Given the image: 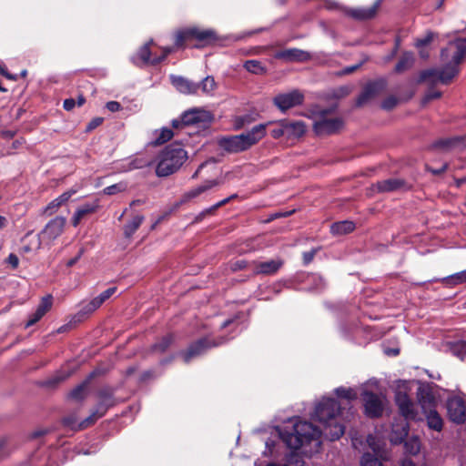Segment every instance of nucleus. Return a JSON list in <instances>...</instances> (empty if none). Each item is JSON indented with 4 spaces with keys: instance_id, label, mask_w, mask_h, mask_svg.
<instances>
[{
    "instance_id": "obj_14",
    "label": "nucleus",
    "mask_w": 466,
    "mask_h": 466,
    "mask_svg": "<svg viewBox=\"0 0 466 466\" xmlns=\"http://www.w3.org/2000/svg\"><path fill=\"white\" fill-rule=\"evenodd\" d=\"M373 187L380 193L394 192V191H407L411 188L406 180L402 178L390 177L385 180L378 181L373 184Z\"/></svg>"
},
{
    "instance_id": "obj_44",
    "label": "nucleus",
    "mask_w": 466,
    "mask_h": 466,
    "mask_svg": "<svg viewBox=\"0 0 466 466\" xmlns=\"http://www.w3.org/2000/svg\"><path fill=\"white\" fill-rule=\"evenodd\" d=\"M127 188V184L124 181L113 184L103 189L104 194L112 196L120 192H124Z\"/></svg>"
},
{
    "instance_id": "obj_50",
    "label": "nucleus",
    "mask_w": 466,
    "mask_h": 466,
    "mask_svg": "<svg viewBox=\"0 0 466 466\" xmlns=\"http://www.w3.org/2000/svg\"><path fill=\"white\" fill-rule=\"evenodd\" d=\"M399 103L395 96H389L381 102V108L387 111L392 110Z\"/></svg>"
},
{
    "instance_id": "obj_10",
    "label": "nucleus",
    "mask_w": 466,
    "mask_h": 466,
    "mask_svg": "<svg viewBox=\"0 0 466 466\" xmlns=\"http://www.w3.org/2000/svg\"><path fill=\"white\" fill-rule=\"evenodd\" d=\"M364 414L370 419L380 418L383 414L384 404L381 398L370 390H364L361 394Z\"/></svg>"
},
{
    "instance_id": "obj_51",
    "label": "nucleus",
    "mask_w": 466,
    "mask_h": 466,
    "mask_svg": "<svg viewBox=\"0 0 466 466\" xmlns=\"http://www.w3.org/2000/svg\"><path fill=\"white\" fill-rule=\"evenodd\" d=\"M270 135L275 139L286 137V130L284 128L283 119L279 120L277 123V127L270 131Z\"/></svg>"
},
{
    "instance_id": "obj_5",
    "label": "nucleus",
    "mask_w": 466,
    "mask_h": 466,
    "mask_svg": "<svg viewBox=\"0 0 466 466\" xmlns=\"http://www.w3.org/2000/svg\"><path fill=\"white\" fill-rule=\"evenodd\" d=\"M320 431L308 421H298L290 430L279 431L281 441L291 450H299L304 444L319 439Z\"/></svg>"
},
{
    "instance_id": "obj_26",
    "label": "nucleus",
    "mask_w": 466,
    "mask_h": 466,
    "mask_svg": "<svg viewBox=\"0 0 466 466\" xmlns=\"http://www.w3.org/2000/svg\"><path fill=\"white\" fill-rule=\"evenodd\" d=\"M99 208V200L96 199L91 203H85L81 205L75 212L71 223L73 227H77L81 220L87 215L96 213Z\"/></svg>"
},
{
    "instance_id": "obj_53",
    "label": "nucleus",
    "mask_w": 466,
    "mask_h": 466,
    "mask_svg": "<svg viewBox=\"0 0 466 466\" xmlns=\"http://www.w3.org/2000/svg\"><path fill=\"white\" fill-rule=\"evenodd\" d=\"M433 33L429 32L425 36L418 38L415 43L416 47L420 48L428 46L433 40Z\"/></svg>"
},
{
    "instance_id": "obj_35",
    "label": "nucleus",
    "mask_w": 466,
    "mask_h": 466,
    "mask_svg": "<svg viewBox=\"0 0 466 466\" xmlns=\"http://www.w3.org/2000/svg\"><path fill=\"white\" fill-rule=\"evenodd\" d=\"M106 413V411L101 410L99 408L95 406L91 410L90 415L88 417H86L84 420H82L81 422L78 423V429L85 430V429L94 425L96 422V420L98 419L102 418L103 416H105Z\"/></svg>"
},
{
    "instance_id": "obj_32",
    "label": "nucleus",
    "mask_w": 466,
    "mask_h": 466,
    "mask_svg": "<svg viewBox=\"0 0 466 466\" xmlns=\"http://www.w3.org/2000/svg\"><path fill=\"white\" fill-rule=\"evenodd\" d=\"M414 61L415 58L411 52H404L400 56L399 61L394 67V72L400 74L410 69L414 64Z\"/></svg>"
},
{
    "instance_id": "obj_11",
    "label": "nucleus",
    "mask_w": 466,
    "mask_h": 466,
    "mask_svg": "<svg viewBox=\"0 0 466 466\" xmlns=\"http://www.w3.org/2000/svg\"><path fill=\"white\" fill-rule=\"evenodd\" d=\"M304 102V95L298 89H294L289 93L279 94L274 99V105L281 111L287 110L302 105Z\"/></svg>"
},
{
    "instance_id": "obj_62",
    "label": "nucleus",
    "mask_w": 466,
    "mask_h": 466,
    "mask_svg": "<svg viewBox=\"0 0 466 466\" xmlns=\"http://www.w3.org/2000/svg\"><path fill=\"white\" fill-rule=\"evenodd\" d=\"M76 193V189H69L66 192H64L63 194H61L59 197H57L56 198L59 200V202L63 205L65 203H66L70 198Z\"/></svg>"
},
{
    "instance_id": "obj_52",
    "label": "nucleus",
    "mask_w": 466,
    "mask_h": 466,
    "mask_svg": "<svg viewBox=\"0 0 466 466\" xmlns=\"http://www.w3.org/2000/svg\"><path fill=\"white\" fill-rule=\"evenodd\" d=\"M62 204L59 202L57 198H55L52 200L44 209V213L51 216L53 215L60 207Z\"/></svg>"
},
{
    "instance_id": "obj_55",
    "label": "nucleus",
    "mask_w": 466,
    "mask_h": 466,
    "mask_svg": "<svg viewBox=\"0 0 466 466\" xmlns=\"http://www.w3.org/2000/svg\"><path fill=\"white\" fill-rule=\"evenodd\" d=\"M441 95L442 94H441V91L435 90L433 87H431L427 91V93H426V95H425V96L423 98V102L427 103V102H429L431 100L440 98L441 96Z\"/></svg>"
},
{
    "instance_id": "obj_29",
    "label": "nucleus",
    "mask_w": 466,
    "mask_h": 466,
    "mask_svg": "<svg viewBox=\"0 0 466 466\" xmlns=\"http://www.w3.org/2000/svg\"><path fill=\"white\" fill-rule=\"evenodd\" d=\"M423 414L426 417L427 425L430 429L436 431H442L443 420L436 409L423 411Z\"/></svg>"
},
{
    "instance_id": "obj_4",
    "label": "nucleus",
    "mask_w": 466,
    "mask_h": 466,
    "mask_svg": "<svg viewBox=\"0 0 466 466\" xmlns=\"http://www.w3.org/2000/svg\"><path fill=\"white\" fill-rule=\"evenodd\" d=\"M187 159V153L183 146L174 142L167 146L158 155L156 175L159 177L176 173Z\"/></svg>"
},
{
    "instance_id": "obj_39",
    "label": "nucleus",
    "mask_w": 466,
    "mask_h": 466,
    "mask_svg": "<svg viewBox=\"0 0 466 466\" xmlns=\"http://www.w3.org/2000/svg\"><path fill=\"white\" fill-rule=\"evenodd\" d=\"M116 291V287H111L103 291L100 295L92 299V307L100 308L101 305L107 300Z\"/></svg>"
},
{
    "instance_id": "obj_24",
    "label": "nucleus",
    "mask_w": 466,
    "mask_h": 466,
    "mask_svg": "<svg viewBox=\"0 0 466 466\" xmlns=\"http://www.w3.org/2000/svg\"><path fill=\"white\" fill-rule=\"evenodd\" d=\"M284 265L282 258L255 263V275H275Z\"/></svg>"
},
{
    "instance_id": "obj_42",
    "label": "nucleus",
    "mask_w": 466,
    "mask_h": 466,
    "mask_svg": "<svg viewBox=\"0 0 466 466\" xmlns=\"http://www.w3.org/2000/svg\"><path fill=\"white\" fill-rule=\"evenodd\" d=\"M335 393L339 398L348 400H354L357 399V392L351 388L339 387L335 390Z\"/></svg>"
},
{
    "instance_id": "obj_58",
    "label": "nucleus",
    "mask_w": 466,
    "mask_h": 466,
    "mask_svg": "<svg viewBox=\"0 0 466 466\" xmlns=\"http://www.w3.org/2000/svg\"><path fill=\"white\" fill-rule=\"evenodd\" d=\"M44 316L40 313V311L35 309V311L32 315L29 316V319H28L27 322L25 323V328H28V327H31V326L35 325Z\"/></svg>"
},
{
    "instance_id": "obj_43",
    "label": "nucleus",
    "mask_w": 466,
    "mask_h": 466,
    "mask_svg": "<svg viewBox=\"0 0 466 466\" xmlns=\"http://www.w3.org/2000/svg\"><path fill=\"white\" fill-rule=\"evenodd\" d=\"M244 68L252 73V74H262L265 71V68L261 65V63L258 60H248L244 64Z\"/></svg>"
},
{
    "instance_id": "obj_41",
    "label": "nucleus",
    "mask_w": 466,
    "mask_h": 466,
    "mask_svg": "<svg viewBox=\"0 0 466 466\" xmlns=\"http://www.w3.org/2000/svg\"><path fill=\"white\" fill-rule=\"evenodd\" d=\"M451 350L453 355L457 356L461 360H464L466 357V341L459 340L451 345Z\"/></svg>"
},
{
    "instance_id": "obj_33",
    "label": "nucleus",
    "mask_w": 466,
    "mask_h": 466,
    "mask_svg": "<svg viewBox=\"0 0 466 466\" xmlns=\"http://www.w3.org/2000/svg\"><path fill=\"white\" fill-rule=\"evenodd\" d=\"M326 434L329 436L331 441L339 440L345 432V427L337 422L336 419L329 423H323Z\"/></svg>"
},
{
    "instance_id": "obj_12",
    "label": "nucleus",
    "mask_w": 466,
    "mask_h": 466,
    "mask_svg": "<svg viewBox=\"0 0 466 466\" xmlns=\"http://www.w3.org/2000/svg\"><path fill=\"white\" fill-rule=\"evenodd\" d=\"M447 413L449 420L455 424H463L466 420V404L459 397L450 398L447 400Z\"/></svg>"
},
{
    "instance_id": "obj_21",
    "label": "nucleus",
    "mask_w": 466,
    "mask_h": 466,
    "mask_svg": "<svg viewBox=\"0 0 466 466\" xmlns=\"http://www.w3.org/2000/svg\"><path fill=\"white\" fill-rule=\"evenodd\" d=\"M218 184L219 182L216 179L205 181L202 185L183 194L180 200L175 204V208H179L181 205L188 202L192 198L198 197L202 193L211 189L212 187L218 186Z\"/></svg>"
},
{
    "instance_id": "obj_20",
    "label": "nucleus",
    "mask_w": 466,
    "mask_h": 466,
    "mask_svg": "<svg viewBox=\"0 0 466 466\" xmlns=\"http://www.w3.org/2000/svg\"><path fill=\"white\" fill-rule=\"evenodd\" d=\"M182 122H184L185 126H192L200 123H206L210 120V115L208 111L199 109V108H192L185 111L182 115Z\"/></svg>"
},
{
    "instance_id": "obj_25",
    "label": "nucleus",
    "mask_w": 466,
    "mask_h": 466,
    "mask_svg": "<svg viewBox=\"0 0 466 466\" xmlns=\"http://www.w3.org/2000/svg\"><path fill=\"white\" fill-rule=\"evenodd\" d=\"M466 141V136H456L451 137L440 138L434 141L431 147L441 151H450L455 147H461Z\"/></svg>"
},
{
    "instance_id": "obj_38",
    "label": "nucleus",
    "mask_w": 466,
    "mask_h": 466,
    "mask_svg": "<svg viewBox=\"0 0 466 466\" xmlns=\"http://www.w3.org/2000/svg\"><path fill=\"white\" fill-rule=\"evenodd\" d=\"M441 281L447 286H457L466 283V269L445 277L441 279Z\"/></svg>"
},
{
    "instance_id": "obj_13",
    "label": "nucleus",
    "mask_w": 466,
    "mask_h": 466,
    "mask_svg": "<svg viewBox=\"0 0 466 466\" xmlns=\"http://www.w3.org/2000/svg\"><path fill=\"white\" fill-rule=\"evenodd\" d=\"M395 403L400 414L406 420H413L416 419L417 411L414 403L406 392L397 391L395 394Z\"/></svg>"
},
{
    "instance_id": "obj_17",
    "label": "nucleus",
    "mask_w": 466,
    "mask_h": 466,
    "mask_svg": "<svg viewBox=\"0 0 466 466\" xmlns=\"http://www.w3.org/2000/svg\"><path fill=\"white\" fill-rule=\"evenodd\" d=\"M417 399L422 412L437 408V399L429 385H420L417 390Z\"/></svg>"
},
{
    "instance_id": "obj_64",
    "label": "nucleus",
    "mask_w": 466,
    "mask_h": 466,
    "mask_svg": "<svg viewBox=\"0 0 466 466\" xmlns=\"http://www.w3.org/2000/svg\"><path fill=\"white\" fill-rule=\"evenodd\" d=\"M106 107L107 108V110H109L110 112H118L122 106H121V104L117 101H109L106 104Z\"/></svg>"
},
{
    "instance_id": "obj_57",
    "label": "nucleus",
    "mask_w": 466,
    "mask_h": 466,
    "mask_svg": "<svg viewBox=\"0 0 466 466\" xmlns=\"http://www.w3.org/2000/svg\"><path fill=\"white\" fill-rule=\"evenodd\" d=\"M405 446L407 450L414 455L420 451V441L418 439H414L410 442H406Z\"/></svg>"
},
{
    "instance_id": "obj_6",
    "label": "nucleus",
    "mask_w": 466,
    "mask_h": 466,
    "mask_svg": "<svg viewBox=\"0 0 466 466\" xmlns=\"http://www.w3.org/2000/svg\"><path fill=\"white\" fill-rule=\"evenodd\" d=\"M225 342L224 338L211 339L203 337L190 343L187 350H182L179 355L185 363H189L193 359L205 354L208 350L218 347Z\"/></svg>"
},
{
    "instance_id": "obj_36",
    "label": "nucleus",
    "mask_w": 466,
    "mask_h": 466,
    "mask_svg": "<svg viewBox=\"0 0 466 466\" xmlns=\"http://www.w3.org/2000/svg\"><path fill=\"white\" fill-rule=\"evenodd\" d=\"M106 413V411L101 410L99 408L95 406L91 410L90 415L88 417H86L84 420H82L81 422L78 423V429L85 430V429L94 425L96 422V420L98 419L102 418L103 416H105Z\"/></svg>"
},
{
    "instance_id": "obj_8",
    "label": "nucleus",
    "mask_w": 466,
    "mask_h": 466,
    "mask_svg": "<svg viewBox=\"0 0 466 466\" xmlns=\"http://www.w3.org/2000/svg\"><path fill=\"white\" fill-rule=\"evenodd\" d=\"M341 407L334 398L323 399L315 409V417L320 423L333 421L340 414Z\"/></svg>"
},
{
    "instance_id": "obj_46",
    "label": "nucleus",
    "mask_w": 466,
    "mask_h": 466,
    "mask_svg": "<svg viewBox=\"0 0 466 466\" xmlns=\"http://www.w3.org/2000/svg\"><path fill=\"white\" fill-rule=\"evenodd\" d=\"M53 305V297L52 295L48 294L42 298L39 305L37 306L36 309L40 311V313L45 316L46 312L50 310Z\"/></svg>"
},
{
    "instance_id": "obj_31",
    "label": "nucleus",
    "mask_w": 466,
    "mask_h": 466,
    "mask_svg": "<svg viewBox=\"0 0 466 466\" xmlns=\"http://www.w3.org/2000/svg\"><path fill=\"white\" fill-rule=\"evenodd\" d=\"M356 226L353 221L342 220L330 225V233L332 235L341 236L353 232Z\"/></svg>"
},
{
    "instance_id": "obj_56",
    "label": "nucleus",
    "mask_w": 466,
    "mask_h": 466,
    "mask_svg": "<svg viewBox=\"0 0 466 466\" xmlns=\"http://www.w3.org/2000/svg\"><path fill=\"white\" fill-rule=\"evenodd\" d=\"M226 201H218V203L214 204L213 206L202 210L203 214L207 217L214 216L217 212V210L225 206Z\"/></svg>"
},
{
    "instance_id": "obj_47",
    "label": "nucleus",
    "mask_w": 466,
    "mask_h": 466,
    "mask_svg": "<svg viewBox=\"0 0 466 466\" xmlns=\"http://www.w3.org/2000/svg\"><path fill=\"white\" fill-rule=\"evenodd\" d=\"M61 423L65 428H68L72 431H82V429H78L77 418L75 414H70L62 418Z\"/></svg>"
},
{
    "instance_id": "obj_16",
    "label": "nucleus",
    "mask_w": 466,
    "mask_h": 466,
    "mask_svg": "<svg viewBox=\"0 0 466 466\" xmlns=\"http://www.w3.org/2000/svg\"><path fill=\"white\" fill-rule=\"evenodd\" d=\"M116 389L111 386H104L96 391L97 403L96 406L101 410H107L116 406V400L115 397Z\"/></svg>"
},
{
    "instance_id": "obj_9",
    "label": "nucleus",
    "mask_w": 466,
    "mask_h": 466,
    "mask_svg": "<svg viewBox=\"0 0 466 466\" xmlns=\"http://www.w3.org/2000/svg\"><path fill=\"white\" fill-rule=\"evenodd\" d=\"M388 81L384 77L370 80L363 86L356 99L355 106L360 107L386 90Z\"/></svg>"
},
{
    "instance_id": "obj_54",
    "label": "nucleus",
    "mask_w": 466,
    "mask_h": 466,
    "mask_svg": "<svg viewBox=\"0 0 466 466\" xmlns=\"http://www.w3.org/2000/svg\"><path fill=\"white\" fill-rule=\"evenodd\" d=\"M319 248H312L309 251L302 253V260L304 265H309L314 259Z\"/></svg>"
},
{
    "instance_id": "obj_15",
    "label": "nucleus",
    "mask_w": 466,
    "mask_h": 466,
    "mask_svg": "<svg viewBox=\"0 0 466 466\" xmlns=\"http://www.w3.org/2000/svg\"><path fill=\"white\" fill-rule=\"evenodd\" d=\"M66 223V218L57 216L46 225V227L40 232V235L43 237V238L55 240L63 233Z\"/></svg>"
},
{
    "instance_id": "obj_3",
    "label": "nucleus",
    "mask_w": 466,
    "mask_h": 466,
    "mask_svg": "<svg viewBox=\"0 0 466 466\" xmlns=\"http://www.w3.org/2000/svg\"><path fill=\"white\" fill-rule=\"evenodd\" d=\"M267 124H258L249 131L240 135L223 137L218 139V146L229 154L244 152L258 144L266 136Z\"/></svg>"
},
{
    "instance_id": "obj_1",
    "label": "nucleus",
    "mask_w": 466,
    "mask_h": 466,
    "mask_svg": "<svg viewBox=\"0 0 466 466\" xmlns=\"http://www.w3.org/2000/svg\"><path fill=\"white\" fill-rule=\"evenodd\" d=\"M174 46L162 48V55L154 56V64H160L172 52L179 49H202L215 45L219 37L216 30L198 26H187L177 30L173 35Z\"/></svg>"
},
{
    "instance_id": "obj_48",
    "label": "nucleus",
    "mask_w": 466,
    "mask_h": 466,
    "mask_svg": "<svg viewBox=\"0 0 466 466\" xmlns=\"http://www.w3.org/2000/svg\"><path fill=\"white\" fill-rule=\"evenodd\" d=\"M174 136V133L172 131V129L168 128V127H164L161 129L158 137L156 138L155 140V145H163L165 143H167V141H169Z\"/></svg>"
},
{
    "instance_id": "obj_7",
    "label": "nucleus",
    "mask_w": 466,
    "mask_h": 466,
    "mask_svg": "<svg viewBox=\"0 0 466 466\" xmlns=\"http://www.w3.org/2000/svg\"><path fill=\"white\" fill-rule=\"evenodd\" d=\"M332 110L324 109L319 112V119L313 124V131L317 136H329L339 132L343 127V121L339 117L326 118Z\"/></svg>"
},
{
    "instance_id": "obj_49",
    "label": "nucleus",
    "mask_w": 466,
    "mask_h": 466,
    "mask_svg": "<svg viewBox=\"0 0 466 466\" xmlns=\"http://www.w3.org/2000/svg\"><path fill=\"white\" fill-rule=\"evenodd\" d=\"M70 377V373H62L59 375H56L53 378L46 380L44 382V385L49 388H55L59 385L61 382L65 381L66 379Z\"/></svg>"
},
{
    "instance_id": "obj_19",
    "label": "nucleus",
    "mask_w": 466,
    "mask_h": 466,
    "mask_svg": "<svg viewBox=\"0 0 466 466\" xmlns=\"http://www.w3.org/2000/svg\"><path fill=\"white\" fill-rule=\"evenodd\" d=\"M382 0H376L371 6L351 8L347 11V15L355 20L365 21L376 16Z\"/></svg>"
},
{
    "instance_id": "obj_27",
    "label": "nucleus",
    "mask_w": 466,
    "mask_h": 466,
    "mask_svg": "<svg viewBox=\"0 0 466 466\" xmlns=\"http://www.w3.org/2000/svg\"><path fill=\"white\" fill-rule=\"evenodd\" d=\"M172 85L182 94L195 95L199 86L183 76H172Z\"/></svg>"
},
{
    "instance_id": "obj_63",
    "label": "nucleus",
    "mask_w": 466,
    "mask_h": 466,
    "mask_svg": "<svg viewBox=\"0 0 466 466\" xmlns=\"http://www.w3.org/2000/svg\"><path fill=\"white\" fill-rule=\"evenodd\" d=\"M400 46V37H396L395 43H394V47H393L391 53H390V55L387 56L385 58V60L387 62L390 61L397 55Z\"/></svg>"
},
{
    "instance_id": "obj_22",
    "label": "nucleus",
    "mask_w": 466,
    "mask_h": 466,
    "mask_svg": "<svg viewBox=\"0 0 466 466\" xmlns=\"http://www.w3.org/2000/svg\"><path fill=\"white\" fill-rule=\"evenodd\" d=\"M275 57L289 62H306L310 60L311 55L309 52L299 48H289L279 51L275 55Z\"/></svg>"
},
{
    "instance_id": "obj_37",
    "label": "nucleus",
    "mask_w": 466,
    "mask_h": 466,
    "mask_svg": "<svg viewBox=\"0 0 466 466\" xmlns=\"http://www.w3.org/2000/svg\"><path fill=\"white\" fill-rule=\"evenodd\" d=\"M97 309V307H92V300L82 306V308L73 317V322H82L87 319L94 311Z\"/></svg>"
},
{
    "instance_id": "obj_45",
    "label": "nucleus",
    "mask_w": 466,
    "mask_h": 466,
    "mask_svg": "<svg viewBox=\"0 0 466 466\" xmlns=\"http://www.w3.org/2000/svg\"><path fill=\"white\" fill-rule=\"evenodd\" d=\"M361 466H383L381 461L370 452H366L360 459Z\"/></svg>"
},
{
    "instance_id": "obj_34",
    "label": "nucleus",
    "mask_w": 466,
    "mask_h": 466,
    "mask_svg": "<svg viewBox=\"0 0 466 466\" xmlns=\"http://www.w3.org/2000/svg\"><path fill=\"white\" fill-rule=\"evenodd\" d=\"M144 220L145 217L142 215L134 216L132 219L128 221L123 228L125 238H130L139 228Z\"/></svg>"
},
{
    "instance_id": "obj_30",
    "label": "nucleus",
    "mask_w": 466,
    "mask_h": 466,
    "mask_svg": "<svg viewBox=\"0 0 466 466\" xmlns=\"http://www.w3.org/2000/svg\"><path fill=\"white\" fill-rule=\"evenodd\" d=\"M175 341V335L173 333H167L157 340L150 348L153 353H165L168 348Z\"/></svg>"
},
{
    "instance_id": "obj_40",
    "label": "nucleus",
    "mask_w": 466,
    "mask_h": 466,
    "mask_svg": "<svg viewBox=\"0 0 466 466\" xmlns=\"http://www.w3.org/2000/svg\"><path fill=\"white\" fill-rule=\"evenodd\" d=\"M199 88L204 94L210 95L217 88V83L213 76H208L205 77L200 84Z\"/></svg>"
},
{
    "instance_id": "obj_59",
    "label": "nucleus",
    "mask_w": 466,
    "mask_h": 466,
    "mask_svg": "<svg viewBox=\"0 0 466 466\" xmlns=\"http://www.w3.org/2000/svg\"><path fill=\"white\" fill-rule=\"evenodd\" d=\"M104 121V118L103 117H94L93 119H91V121L87 124L86 127V132H90L94 129H96V127H98Z\"/></svg>"
},
{
    "instance_id": "obj_2",
    "label": "nucleus",
    "mask_w": 466,
    "mask_h": 466,
    "mask_svg": "<svg viewBox=\"0 0 466 466\" xmlns=\"http://www.w3.org/2000/svg\"><path fill=\"white\" fill-rule=\"evenodd\" d=\"M450 47L455 48L451 56V61L441 69L430 68L422 70L420 73L419 82L431 81L432 84L441 82L443 85H449L459 75V66L466 56V37L455 39L450 43Z\"/></svg>"
},
{
    "instance_id": "obj_18",
    "label": "nucleus",
    "mask_w": 466,
    "mask_h": 466,
    "mask_svg": "<svg viewBox=\"0 0 466 466\" xmlns=\"http://www.w3.org/2000/svg\"><path fill=\"white\" fill-rule=\"evenodd\" d=\"M96 371H92L87 377L74 389H72L66 395V399L74 401H83L88 393V389L91 381L96 378Z\"/></svg>"
},
{
    "instance_id": "obj_28",
    "label": "nucleus",
    "mask_w": 466,
    "mask_h": 466,
    "mask_svg": "<svg viewBox=\"0 0 466 466\" xmlns=\"http://www.w3.org/2000/svg\"><path fill=\"white\" fill-rule=\"evenodd\" d=\"M286 137L288 139L299 138L306 132V125L303 121H291L283 119Z\"/></svg>"
},
{
    "instance_id": "obj_61",
    "label": "nucleus",
    "mask_w": 466,
    "mask_h": 466,
    "mask_svg": "<svg viewBox=\"0 0 466 466\" xmlns=\"http://www.w3.org/2000/svg\"><path fill=\"white\" fill-rule=\"evenodd\" d=\"M248 265V262L247 260L238 259V260L232 262L231 269L233 271L241 270V269L247 268Z\"/></svg>"
},
{
    "instance_id": "obj_23",
    "label": "nucleus",
    "mask_w": 466,
    "mask_h": 466,
    "mask_svg": "<svg viewBox=\"0 0 466 466\" xmlns=\"http://www.w3.org/2000/svg\"><path fill=\"white\" fill-rule=\"evenodd\" d=\"M154 42L152 39L147 41L146 44H144L142 46L139 47L137 50L136 56L133 57L134 64L142 66H157V64H154V56L152 55L150 46L153 45Z\"/></svg>"
},
{
    "instance_id": "obj_60",
    "label": "nucleus",
    "mask_w": 466,
    "mask_h": 466,
    "mask_svg": "<svg viewBox=\"0 0 466 466\" xmlns=\"http://www.w3.org/2000/svg\"><path fill=\"white\" fill-rule=\"evenodd\" d=\"M448 169V164L444 163L440 168H433L430 166H426V170L434 176H440Z\"/></svg>"
}]
</instances>
